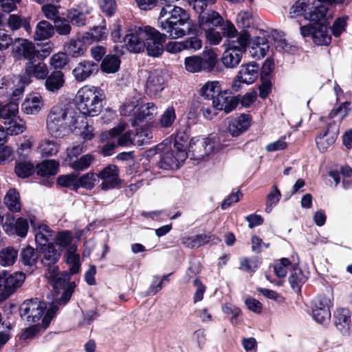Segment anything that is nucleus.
<instances>
[{
	"label": "nucleus",
	"instance_id": "1",
	"mask_svg": "<svg viewBox=\"0 0 352 352\" xmlns=\"http://www.w3.org/2000/svg\"><path fill=\"white\" fill-rule=\"evenodd\" d=\"M161 1L168 4L164 6L160 12V28L165 32L170 39L182 38L188 34L192 26L190 14L182 8L170 5L179 0Z\"/></svg>",
	"mask_w": 352,
	"mask_h": 352
},
{
	"label": "nucleus",
	"instance_id": "2",
	"mask_svg": "<svg viewBox=\"0 0 352 352\" xmlns=\"http://www.w3.org/2000/svg\"><path fill=\"white\" fill-rule=\"evenodd\" d=\"M70 274L68 272L60 273L58 267L48 269L46 277L53 287L54 301L50 305L47 313L43 316V324L47 327L58 310V305H65L70 300L76 286L69 282Z\"/></svg>",
	"mask_w": 352,
	"mask_h": 352
},
{
	"label": "nucleus",
	"instance_id": "3",
	"mask_svg": "<svg viewBox=\"0 0 352 352\" xmlns=\"http://www.w3.org/2000/svg\"><path fill=\"white\" fill-rule=\"evenodd\" d=\"M104 98V91L100 87L84 86L78 90L76 95L77 108L82 114L98 116L102 111Z\"/></svg>",
	"mask_w": 352,
	"mask_h": 352
},
{
	"label": "nucleus",
	"instance_id": "4",
	"mask_svg": "<svg viewBox=\"0 0 352 352\" xmlns=\"http://www.w3.org/2000/svg\"><path fill=\"white\" fill-rule=\"evenodd\" d=\"M49 73L47 65L43 62L36 63L31 60L25 65V74L17 77V84L15 85L12 95L15 97L21 96L24 91L25 86L32 83V78L37 80H44Z\"/></svg>",
	"mask_w": 352,
	"mask_h": 352
},
{
	"label": "nucleus",
	"instance_id": "5",
	"mask_svg": "<svg viewBox=\"0 0 352 352\" xmlns=\"http://www.w3.org/2000/svg\"><path fill=\"white\" fill-rule=\"evenodd\" d=\"M74 111L63 105H56L52 108L47 118V128L50 133L55 136H63L67 131L70 116Z\"/></svg>",
	"mask_w": 352,
	"mask_h": 352
},
{
	"label": "nucleus",
	"instance_id": "6",
	"mask_svg": "<svg viewBox=\"0 0 352 352\" xmlns=\"http://www.w3.org/2000/svg\"><path fill=\"white\" fill-rule=\"evenodd\" d=\"M249 38V34L243 31L236 40H230L227 43V48L221 58L222 63L226 67L233 68L239 64Z\"/></svg>",
	"mask_w": 352,
	"mask_h": 352
},
{
	"label": "nucleus",
	"instance_id": "7",
	"mask_svg": "<svg viewBox=\"0 0 352 352\" xmlns=\"http://www.w3.org/2000/svg\"><path fill=\"white\" fill-rule=\"evenodd\" d=\"M217 60V54L212 50L204 51L202 56H192L185 58L184 65L186 69L191 73L201 71L211 72L216 65Z\"/></svg>",
	"mask_w": 352,
	"mask_h": 352
},
{
	"label": "nucleus",
	"instance_id": "8",
	"mask_svg": "<svg viewBox=\"0 0 352 352\" xmlns=\"http://www.w3.org/2000/svg\"><path fill=\"white\" fill-rule=\"evenodd\" d=\"M219 141L216 137L206 138H194L190 140L188 145V153L195 160H201L204 157L219 150Z\"/></svg>",
	"mask_w": 352,
	"mask_h": 352
},
{
	"label": "nucleus",
	"instance_id": "9",
	"mask_svg": "<svg viewBox=\"0 0 352 352\" xmlns=\"http://www.w3.org/2000/svg\"><path fill=\"white\" fill-rule=\"evenodd\" d=\"M148 32V26L144 28L135 25L131 27L123 38L126 49L133 53L144 52L146 47Z\"/></svg>",
	"mask_w": 352,
	"mask_h": 352
},
{
	"label": "nucleus",
	"instance_id": "10",
	"mask_svg": "<svg viewBox=\"0 0 352 352\" xmlns=\"http://www.w3.org/2000/svg\"><path fill=\"white\" fill-rule=\"evenodd\" d=\"M48 308L45 302L38 298L26 300L20 307V316L28 322H36L43 316L45 309L47 311Z\"/></svg>",
	"mask_w": 352,
	"mask_h": 352
},
{
	"label": "nucleus",
	"instance_id": "11",
	"mask_svg": "<svg viewBox=\"0 0 352 352\" xmlns=\"http://www.w3.org/2000/svg\"><path fill=\"white\" fill-rule=\"evenodd\" d=\"M300 34L303 37L311 36L313 41L318 45H328L331 41L328 27L322 22L315 25L301 26Z\"/></svg>",
	"mask_w": 352,
	"mask_h": 352
},
{
	"label": "nucleus",
	"instance_id": "12",
	"mask_svg": "<svg viewBox=\"0 0 352 352\" xmlns=\"http://www.w3.org/2000/svg\"><path fill=\"white\" fill-rule=\"evenodd\" d=\"M68 130L87 140L92 139L94 135V128L88 124L86 115L78 114L75 111L74 114L70 116Z\"/></svg>",
	"mask_w": 352,
	"mask_h": 352
},
{
	"label": "nucleus",
	"instance_id": "13",
	"mask_svg": "<svg viewBox=\"0 0 352 352\" xmlns=\"http://www.w3.org/2000/svg\"><path fill=\"white\" fill-rule=\"evenodd\" d=\"M148 36L146 39V47L148 56L160 57L164 51L163 43L165 42V36L169 38L166 32L160 33L154 28L148 26Z\"/></svg>",
	"mask_w": 352,
	"mask_h": 352
},
{
	"label": "nucleus",
	"instance_id": "14",
	"mask_svg": "<svg viewBox=\"0 0 352 352\" xmlns=\"http://www.w3.org/2000/svg\"><path fill=\"white\" fill-rule=\"evenodd\" d=\"M258 66L256 63L242 65L235 79L232 82V88L238 91L241 89V83L251 84L257 78Z\"/></svg>",
	"mask_w": 352,
	"mask_h": 352
},
{
	"label": "nucleus",
	"instance_id": "15",
	"mask_svg": "<svg viewBox=\"0 0 352 352\" xmlns=\"http://www.w3.org/2000/svg\"><path fill=\"white\" fill-rule=\"evenodd\" d=\"M165 74L162 70L151 71L148 76L145 90L151 97H157L164 88Z\"/></svg>",
	"mask_w": 352,
	"mask_h": 352
},
{
	"label": "nucleus",
	"instance_id": "16",
	"mask_svg": "<svg viewBox=\"0 0 352 352\" xmlns=\"http://www.w3.org/2000/svg\"><path fill=\"white\" fill-rule=\"evenodd\" d=\"M97 178L102 181L100 184L102 190L114 188L120 183L119 170L116 165L109 164L98 173Z\"/></svg>",
	"mask_w": 352,
	"mask_h": 352
},
{
	"label": "nucleus",
	"instance_id": "17",
	"mask_svg": "<svg viewBox=\"0 0 352 352\" xmlns=\"http://www.w3.org/2000/svg\"><path fill=\"white\" fill-rule=\"evenodd\" d=\"M188 156L187 152L177 151L174 150L166 151L162 156L159 166L163 169L178 168L181 163L184 162Z\"/></svg>",
	"mask_w": 352,
	"mask_h": 352
},
{
	"label": "nucleus",
	"instance_id": "18",
	"mask_svg": "<svg viewBox=\"0 0 352 352\" xmlns=\"http://www.w3.org/2000/svg\"><path fill=\"white\" fill-rule=\"evenodd\" d=\"M99 66L92 60H84L78 63L72 71V74L77 82H81L96 74Z\"/></svg>",
	"mask_w": 352,
	"mask_h": 352
},
{
	"label": "nucleus",
	"instance_id": "19",
	"mask_svg": "<svg viewBox=\"0 0 352 352\" xmlns=\"http://www.w3.org/2000/svg\"><path fill=\"white\" fill-rule=\"evenodd\" d=\"M239 102V98L232 96L231 92L221 91L212 100L213 107L219 110L224 111L226 113L234 110Z\"/></svg>",
	"mask_w": 352,
	"mask_h": 352
},
{
	"label": "nucleus",
	"instance_id": "20",
	"mask_svg": "<svg viewBox=\"0 0 352 352\" xmlns=\"http://www.w3.org/2000/svg\"><path fill=\"white\" fill-rule=\"evenodd\" d=\"M157 113V108L152 102H148L138 107L135 112V117L131 120L132 126H139L144 122H148Z\"/></svg>",
	"mask_w": 352,
	"mask_h": 352
},
{
	"label": "nucleus",
	"instance_id": "21",
	"mask_svg": "<svg viewBox=\"0 0 352 352\" xmlns=\"http://www.w3.org/2000/svg\"><path fill=\"white\" fill-rule=\"evenodd\" d=\"M12 51L16 56L30 61L34 58L36 52L34 44L22 38H17L12 45Z\"/></svg>",
	"mask_w": 352,
	"mask_h": 352
},
{
	"label": "nucleus",
	"instance_id": "22",
	"mask_svg": "<svg viewBox=\"0 0 352 352\" xmlns=\"http://www.w3.org/2000/svg\"><path fill=\"white\" fill-rule=\"evenodd\" d=\"M89 45L87 40L83 38V34L78 35L76 38H71L65 45V52L72 57H79L86 52L87 46Z\"/></svg>",
	"mask_w": 352,
	"mask_h": 352
},
{
	"label": "nucleus",
	"instance_id": "23",
	"mask_svg": "<svg viewBox=\"0 0 352 352\" xmlns=\"http://www.w3.org/2000/svg\"><path fill=\"white\" fill-rule=\"evenodd\" d=\"M251 118L248 114H241L232 119L228 125V132L233 137L239 136L250 126Z\"/></svg>",
	"mask_w": 352,
	"mask_h": 352
},
{
	"label": "nucleus",
	"instance_id": "24",
	"mask_svg": "<svg viewBox=\"0 0 352 352\" xmlns=\"http://www.w3.org/2000/svg\"><path fill=\"white\" fill-rule=\"evenodd\" d=\"M223 20L221 15L213 10H208L206 12L199 14V25L201 30H208L215 28L223 24Z\"/></svg>",
	"mask_w": 352,
	"mask_h": 352
},
{
	"label": "nucleus",
	"instance_id": "25",
	"mask_svg": "<svg viewBox=\"0 0 352 352\" xmlns=\"http://www.w3.org/2000/svg\"><path fill=\"white\" fill-rule=\"evenodd\" d=\"M33 227L35 241L40 248L51 245L49 243L50 239L52 237V230L48 226L41 223H36L34 221H30Z\"/></svg>",
	"mask_w": 352,
	"mask_h": 352
},
{
	"label": "nucleus",
	"instance_id": "26",
	"mask_svg": "<svg viewBox=\"0 0 352 352\" xmlns=\"http://www.w3.org/2000/svg\"><path fill=\"white\" fill-rule=\"evenodd\" d=\"M333 12L327 6L318 5L309 8L305 13V19L311 21L320 22L333 18Z\"/></svg>",
	"mask_w": 352,
	"mask_h": 352
},
{
	"label": "nucleus",
	"instance_id": "27",
	"mask_svg": "<svg viewBox=\"0 0 352 352\" xmlns=\"http://www.w3.org/2000/svg\"><path fill=\"white\" fill-rule=\"evenodd\" d=\"M350 323V311L344 308L337 309L334 314V324L342 334H349Z\"/></svg>",
	"mask_w": 352,
	"mask_h": 352
},
{
	"label": "nucleus",
	"instance_id": "28",
	"mask_svg": "<svg viewBox=\"0 0 352 352\" xmlns=\"http://www.w3.org/2000/svg\"><path fill=\"white\" fill-rule=\"evenodd\" d=\"M41 251V263L49 269L57 267L54 265L60 258V253L58 252L53 244L47 245L40 248Z\"/></svg>",
	"mask_w": 352,
	"mask_h": 352
},
{
	"label": "nucleus",
	"instance_id": "29",
	"mask_svg": "<svg viewBox=\"0 0 352 352\" xmlns=\"http://www.w3.org/2000/svg\"><path fill=\"white\" fill-rule=\"evenodd\" d=\"M44 102L40 95L30 96L22 103L21 109L28 115L37 114L43 108Z\"/></svg>",
	"mask_w": 352,
	"mask_h": 352
},
{
	"label": "nucleus",
	"instance_id": "30",
	"mask_svg": "<svg viewBox=\"0 0 352 352\" xmlns=\"http://www.w3.org/2000/svg\"><path fill=\"white\" fill-rule=\"evenodd\" d=\"M64 75L60 71H54L45 78V87L50 92L59 90L64 84Z\"/></svg>",
	"mask_w": 352,
	"mask_h": 352
},
{
	"label": "nucleus",
	"instance_id": "31",
	"mask_svg": "<svg viewBox=\"0 0 352 352\" xmlns=\"http://www.w3.org/2000/svg\"><path fill=\"white\" fill-rule=\"evenodd\" d=\"M338 137V133H331L327 129L323 133L319 134L316 138V143L318 148L321 152H325L331 145H333Z\"/></svg>",
	"mask_w": 352,
	"mask_h": 352
},
{
	"label": "nucleus",
	"instance_id": "32",
	"mask_svg": "<svg viewBox=\"0 0 352 352\" xmlns=\"http://www.w3.org/2000/svg\"><path fill=\"white\" fill-rule=\"evenodd\" d=\"M77 246L71 245L65 255L66 263L70 265L69 272L72 274L79 272L80 270V256L76 253Z\"/></svg>",
	"mask_w": 352,
	"mask_h": 352
},
{
	"label": "nucleus",
	"instance_id": "33",
	"mask_svg": "<svg viewBox=\"0 0 352 352\" xmlns=\"http://www.w3.org/2000/svg\"><path fill=\"white\" fill-rule=\"evenodd\" d=\"M7 275V286L6 289L5 296L9 297L14 292L21 286L24 281L25 276L22 272H16L10 274L6 272Z\"/></svg>",
	"mask_w": 352,
	"mask_h": 352
},
{
	"label": "nucleus",
	"instance_id": "34",
	"mask_svg": "<svg viewBox=\"0 0 352 352\" xmlns=\"http://www.w3.org/2000/svg\"><path fill=\"white\" fill-rule=\"evenodd\" d=\"M54 34V27L47 21H41L38 23L34 34V38L38 41L47 39Z\"/></svg>",
	"mask_w": 352,
	"mask_h": 352
},
{
	"label": "nucleus",
	"instance_id": "35",
	"mask_svg": "<svg viewBox=\"0 0 352 352\" xmlns=\"http://www.w3.org/2000/svg\"><path fill=\"white\" fill-rule=\"evenodd\" d=\"M289 276V283L294 290H299L301 285L306 281L307 276L296 265H292Z\"/></svg>",
	"mask_w": 352,
	"mask_h": 352
},
{
	"label": "nucleus",
	"instance_id": "36",
	"mask_svg": "<svg viewBox=\"0 0 352 352\" xmlns=\"http://www.w3.org/2000/svg\"><path fill=\"white\" fill-rule=\"evenodd\" d=\"M36 150L43 157H50L58 152L59 146L54 140L45 139L39 142Z\"/></svg>",
	"mask_w": 352,
	"mask_h": 352
},
{
	"label": "nucleus",
	"instance_id": "37",
	"mask_svg": "<svg viewBox=\"0 0 352 352\" xmlns=\"http://www.w3.org/2000/svg\"><path fill=\"white\" fill-rule=\"evenodd\" d=\"M4 204L11 212H17L20 211L21 204L19 193L15 189H10L5 195Z\"/></svg>",
	"mask_w": 352,
	"mask_h": 352
},
{
	"label": "nucleus",
	"instance_id": "38",
	"mask_svg": "<svg viewBox=\"0 0 352 352\" xmlns=\"http://www.w3.org/2000/svg\"><path fill=\"white\" fill-rule=\"evenodd\" d=\"M94 157L91 154H87L80 157H74L69 160V166L76 171H82L91 164Z\"/></svg>",
	"mask_w": 352,
	"mask_h": 352
},
{
	"label": "nucleus",
	"instance_id": "39",
	"mask_svg": "<svg viewBox=\"0 0 352 352\" xmlns=\"http://www.w3.org/2000/svg\"><path fill=\"white\" fill-rule=\"evenodd\" d=\"M19 112L18 104L16 103H8L3 105L1 103L0 107V119L3 120V123L7 125V122H12L15 119Z\"/></svg>",
	"mask_w": 352,
	"mask_h": 352
},
{
	"label": "nucleus",
	"instance_id": "40",
	"mask_svg": "<svg viewBox=\"0 0 352 352\" xmlns=\"http://www.w3.org/2000/svg\"><path fill=\"white\" fill-rule=\"evenodd\" d=\"M120 66V60L116 55L109 54L104 58L101 63V69L107 74H114L118 71Z\"/></svg>",
	"mask_w": 352,
	"mask_h": 352
},
{
	"label": "nucleus",
	"instance_id": "41",
	"mask_svg": "<svg viewBox=\"0 0 352 352\" xmlns=\"http://www.w3.org/2000/svg\"><path fill=\"white\" fill-rule=\"evenodd\" d=\"M3 228L6 232L10 234L14 232L21 237H25L28 233L29 225L26 219L20 217L16 219L14 228L6 223L3 225Z\"/></svg>",
	"mask_w": 352,
	"mask_h": 352
},
{
	"label": "nucleus",
	"instance_id": "42",
	"mask_svg": "<svg viewBox=\"0 0 352 352\" xmlns=\"http://www.w3.org/2000/svg\"><path fill=\"white\" fill-rule=\"evenodd\" d=\"M210 239V235L200 234L195 236L184 237L182 239V243L187 248H195L208 243Z\"/></svg>",
	"mask_w": 352,
	"mask_h": 352
},
{
	"label": "nucleus",
	"instance_id": "43",
	"mask_svg": "<svg viewBox=\"0 0 352 352\" xmlns=\"http://www.w3.org/2000/svg\"><path fill=\"white\" fill-rule=\"evenodd\" d=\"M59 164L55 160H45L36 166L38 175H54L58 173Z\"/></svg>",
	"mask_w": 352,
	"mask_h": 352
},
{
	"label": "nucleus",
	"instance_id": "44",
	"mask_svg": "<svg viewBox=\"0 0 352 352\" xmlns=\"http://www.w3.org/2000/svg\"><path fill=\"white\" fill-rule=\"evenodd\" d=\"M107 36V29L103 25L94 28L91 32L83 33V38L91 44L94 41H101Z\"/></svg>",
	"mask_w": 352,
	"mask_h": 352
},
{
	"label": "nucleus",
	"instance_id": "45",
	"mask_svg": "<svg viewBox=\"0 0 352 352\" xmlns=\"http://www.w3.org/2000/svg\"><path fill=\"white\" fill-rule=\"evenodd\" d=\"M18 252L12 247H6L0 252V265L4 267L12 265L16 261Z\"/></svg>",
	"mask_w": 352,
	"mask_h": 352
},
{
	"label": "nucleus",
	"instance_id": "46",
	"mask_svg": "<svg viewBox=\"0 0 352 352\" xmlns=\"http://www.w3.org/2000/svg\"><path fill=\"white\" fill-rule=\"evenodd\" d=\"M221 91V86L218 81H208L205 82L200 89V94L206 99H214L216 94Z\"/></svg>",
	"mask_w": 352,
	"mask_h": 352
},
{
	"label": "nucleus",
	"instance_id": "47",
	"mask_svg": "<svg viewBox=\"0 0 352 352\" xmlns=\"http://www.w3.org/2000/svg\"><path fill=\"white\" fill-rule=\"evenodd\" d=\"M189 136L188 127L179 129L175 138L174 148L177 151L186 152Z\"/></svg>",
	"mask_w": 352,
	"mask_h": 352
},
{
	"label": "nucleus",
	"instance_id": "48",
	"mask_svg": "<svg viewBox=\"0 0 352 352\" xmlns=\"http://www.w3.org/2000/svg\"><path fill=\"white\" fill-rule=\"evenodd\" d=\"M67 18L72 25L78 27H81L86 24V14L78 8L68 10Z\"/></svg>",
	"mask_w": 352,
	"mask_h": 352
},
{
	"label": "nucleus",
	"instance_id": "49",
	"mask_svg": "<svg viewBox=\"0 0 352 352\" xmlns=\"http://www.w3.org/2000/svg\"><path fill=\"white\" fill-rule=\"evenodd\" d=\"M260 41L252 47L250 52L251 55L257 58H263L269 50V45L265 38H258Z\"/></svg>",
	"mask_w": 352,
	"mask_h": 352
},
{
	"label": "nucleus",
	"instance_id": "50",
	"mask_svg": "<svg viewBox=\"0 0 352 352\" xmlns=\"http://www.w3.org/2000/svg\"><path fill=\"white\" fill-rule=\"evenodd\" d=\"M21 255L22 263L27 266H33L35 265L38 258L35 250L30 246L24 248Z\"/></svg>",
	"mask_w": 352,
	"mask_h": 352
},
{
	"label": "nucleus",
	"instance_id": "51",
	"mask_svg": "<svg viewBox=\"0 0 352 352\" xmlns=\"http://www.w3.org/2000/svg\"><path fill=\"white\" fill-rule=\"evenodd\" d=\"M57 183L60 186L70 188L74 190H78L77 175L76 174L60 175L57 179Z\"/></svg>",
	"mask_w": 352,
	"mask_h": 352
},
{
	"label": "nucleus",
	"instance_id": "52",
	"mask_svg": "<svg viewBox=\"0 0 352 352\" xmlns=\"http://www.w3.org/2000/svg\"><path fill=\"white\" fill-rule=\"evenodd\" d=\"M311 315L316 322L324 325L328 324L331 319L329 309H311Z\"/></svg>",
	"mask_w": 352,
	"mask_h": 352
},
{
	"label": "nucleus",
	"instance_id": "53",
	"mask_svg": "<svg viewBox=\"0 0 352 352\" xmlns=\"http://www.w3.org/2000/svg\"><path fill=\"white\" fill-rule=\"evenodd\" d=\"M34 172V165L28 162H19L16 164L15 173L21 178H26Z\"/></svg>",
	"mask_w": 352,
	"mask_h": 352
},
{
	"label": "nucleus",
	"instance_id": "54",
	"mask_svg": "<svg viewBox=\"0 0 352 352\" xmlns=\"http://www.w3.org/2000/svg\"><path fill=\"white\" fill-rule=\"evenodd\" d=\"M96 180L97 175L96 176L93 173H87L80 177H77L78 189L82 187L91 190L94 187Z\"/></svg>",
	"mask_w": 352,
	"mask_h": 352
},
{
	"label": "nucleus",
	"instance_id": "55",
	"mask_svg": "<svg viewBox=\"0 0 352 352\" xmlns=\"http://www.w3.org/2000/svg\"><path fill=\"white\" fill-rule=\"evenodd\" d=\"M73 237L71 232L65 230L57 233L55 241L56 243L63 248H69L71 245H75L72 244Z\"/></svg>",
	"mask_w": 352,
	"mask_h": 352
},
{
	"label": "nucleus",
	"instance_id": "56",
	"mask_svg": "<svg viewBox=\"0 0 352 352\" xmlns=\"http://www.w3.org/2000/svg\"><path fill=\"white\" fill-rule=\"evenodd\" d=\"M152 138V133L148 128L137 129L135 133V145L142 146Z\"/></svg>",
	"mask_w": 352,
	"mask_h": 352
},
{
	"label": "nucleus",
	"instance_id": "57",
	"mask_svg": "<svg viewBox=\"0 0 352 352\" xmlns=\"http://www.w3.org/2000/svg\"><path fill=\"white\" fill-rule=\"evenodd\" d=\"M259 266L258 258L253 257L251 258H242L240 259L239 269L248 273H252Z\"/></svg>",
	"mask_w": 352,
	"mask_h": 352
},
{
	"label": "nucleus",
	"instance_id": "58",
	"mask_svg": "<svg viewBox=\"0 0 352 352\" xmlns=\"http://www.w3.org/2000/svg\"><path fill=\"white\" fill-rule=\"evenodd\" d=\"M68 19L60 17L54 21L56 32L60 35H68L72 31V27Z\"/></svg>",
	"mask_w": 352,
	"mask_h": 352
},
{
	"label": "nucleus",
	"instance_id": "59",
	"mask_svg": "<svg viewBox=\"0 0 352 352\" xmlns=\"http://www.w3.org/2000/svg\"><path fill=\"white\" fill-rule=\"evenodd\" d=\"M292 267V264L287 258H283L277 262L274 267V273L278 278L286 276L287 272Z\"/></svg>",
	"mask_w": 352,
	"mask_h": 352
},
{
	"label": "nucleus",
	"instance_id": "60",
	"mask_svg": "<svg viewBox=\"0 0 352 352\" xmlns=\"http://www.w3.org/2000/svg\"><path fill=\"white\" fill-rule=\"evenodd\" d=\"M309 6V0H298L292 6L289 13L294 16L304 14L305 18V13L308 12Z\"/></svg>",
	"mask_w": 352,
	"mask_h": 352
},
{
	"label": "nucleus",
	"instance_id": "61",
	"mask_svg": "<svg viewBox=\"0 0 352 352\" xmlns=\"http://www.w3.org/2000/svg\"><path fill=\"white\" fill-rule=\"evenodd\" d=\"M101 11L107 16H111L115 14L117 4L115 0H98Z\"/></svg>",
	"mask_w": 352,
	"mask_h": 352
},
{
	"label": "nucleus",
	"instance_id": "62",
	"mask_svg": "<svg viewBox=\"0 0 352 352\" xmlns=\"http://www.w3.org/2000/svg\"><path fill=\"white\" fill-rule=\"evenodd\" d=\"M332 305L329 296L319 295L311 301V309H329Z\"/></svg>",
	"mask_w": 352,
	"mask_h": 352
},
{
	"label": "nucleus",
	"instance_id": "63",
	"mask_svg": "<svg viewBox=\"0 0 352 352\" xmlns=\"http://www.w3.org/2000/svg\"><path fill=\"white\" fill-rule=\"evenodd\" d=\"M7 125L8 126L6 128V132L10 135H19L26 129L25 124L23 122H18L15 119H13L12 122H7Z\"/></svg>",
	"mask_w": 352,
	"mask_h": 352
},
{
	"label": "nucleus",
	"instance_id": "64",
	"mask_svg": "<svg viewBox=\"0 0 352 352\" xmlns=\"http://www.w3.org/2000/svg\"><path fill=\"white\" fill-rule=\"evenodd\" d=\"M176 118L175 109L173 107H169L163 113L160 123L162 127H169L172 125Z\"/></svg>",
	"mask_w": 352,
	"mask_h": 352
}]
</instances>
